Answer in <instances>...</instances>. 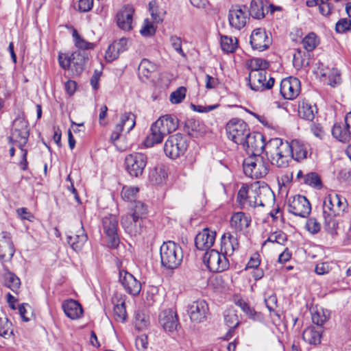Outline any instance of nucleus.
I'll use <instances>...</instances> for the list:
<instances>
[{"mask_svg": "<svg viewBox=\"0 0 351 351\" xmlns=\"http://www.w3.org/2000/svg\"><path fill=\"white\" fill-rule=\"evenodd\" d=\"M346 199L336 193L328 194L324 199L323 203V217L324 219V226L326 231L331 235L337 234L338 221L336 217L343 212L346 208Z\"/></svg>", "mask_w": 351, "mask_h": 351, "instance_id": "f257e3e1", "label": "nucleus"}, {"mask_svg": "<svg viewBox=\"0 0 351 351\" xmlns=\"http://www.w3.org/2000/svg\"><path fill=\"white\" fill-rule=\"evenodd\" d=\"M261 195L271 197L273 192L267 185L260 186L256 184L250 191L247 186H243L238 191L237 200L240 204L248 202L252 207L264 206L265 200L261 198Z\"/></svg>", "mask_w": 351, "mask_h": 351, "instance_id": "f03ea898", "label": "nucleus"}, {"mask_svg": "<svg viewBox=\"0 0 351 351\" xmlns=\"http://www.w3.org/2000/svg\"><path fill=\"white\" fill-rule=\"evenodd\" d=\"M160 263L167 269L178 268L183 259L182 247L174 241L164 242L160 249Z\"/></svg>", "mask_w": 351, "mask_h": 351, "instance_id": "7ed1b4c3", "label": "nucleus"}, {"mask_svg": "<svg viewBox=\"0 0 351 351\" xmlns=\"http://www.w3.org/2000/svg\"><path fill=\"white\" fill-rule=\"evenodd\" d=\"M88 56L89 54L87 51L76 50L71 55L60 53L58 55V62L62 69H71L75 75H79L85 69Z\"/></svg>", "mask_w": 351, "mask_h": 351, "instance_id": "20e7f679", "label": "nucleus"}, {"mask_svg": "<svg viewBox=\"0 0 351 351\" xmlns=\"http://www.w3.org/2000/svg\"><path fill=\"white\" fill-rule=\"evenodd\" d=\"M189 147L188 138L183 134L178 132L169 136L164 144L165 155L173 160L184 155Z\"/></svg>", "mask_w": 351, "mask_h": 351, "instance_id": "39448f33", "label": "nucleus"}, {"mask_svg": "<svg viewBox=\"0 0 351 351\" xmlns=\"http://www.w3.org/2000/svg\"><path fill=\"white\" fill-rule=\"evenodd\" d=\"M244 173L252 178L258 179L265 176L269 169V163L262 156H249L243 161Z\"/></svg>", "mask_w": 351, "mask_h": 351, "instance_id": "423d86ee", "label": "nucleus"}, {"mask_svg": "<svg viewBox=\"0 0 351 351\" xmlns=\"http://www.w3.org/2000/svg\"><path fill=\"white\" fill-rule=\"evenodd\" d=\"M203 262L210 271L215 273L224 271L230 266L227 256L215 250L206 251L203 256Z\"/></svg>", "mask_w": 351, "mask_h": 351, "instance_id": "0eeeda50", "label": "nucleus"}, {"mask_svg": "<svg viewBox=\"0 0 351 351\" xmlns=\"http://www.w3.org/2000/svg\"><path fill=\"white\" fill-rule=\"evenodd\" d=\"M226 130L229 139L237 145L243 143L245 138L250 134L247 124L240 119H232L226 126Z\"/></svg>", "mask_w": 351, "mask_h": 351, "instance_id": "6e6552de", "label": "nucleus"}, {"mask_svg": "<svg viewBox=\"0 0 351 351\" xmlns=\"http://www.w3.org/2000/svg\"><path fill=\"white\" fill-rule=\"evenodd\" d=\"M27 123L22 118H16L13 121V128L10 136V141L15 144L20 149H23L26 145L29 137Z\"/></svg>", "mask_w": 351, "mask_h": 351, "instance_id": "1a4fd4ad", "label": "nucleus"}, {"mask_svg": "<svg viewBox=\"0 0 351 351\" xmlns=\"http://www.w3.org/2000/svg\"><path fill=\"white\" fill-rule=\"evenodd\" d=\"M267 143H265L263 134L258 132H250L241 145L251 156H260L263 150L266 151Z\"/></svg>", "mask_w": 351, "mask_h": 351, "instance_id": "9d476101", "label": "nucleus"}, {"mask_svg": "<svg viewBox=\"0 0 351 351\" xmlns=\"http://www.w3.org/2000/svg\"><path fill=\"white\" fill-rule=\"evenodd\" d=\"M147 156L142 153L134 152L125 158L126 170L132 177H138L143 173L147 165Z\"/></svg>", "mask_w": 351, "mask_h": 351, "instance_id": "9b49d317", "label": "nucleus"}, {"mask_svg": "<svg viewBox=\"0 0 351 351\" xmlns=\"http://www.w3.org/2000/svg\"><path fill=\"white\" fill-rule=\"evenodd\" d=\"M288 211L295 216L306 218L311 213V206L305 196L297 195L289 199Z\"/></svg>", "mask_w": 351, "mask_h": 351, "instance_id": "f8f14e48", "label": "nucleus"}, {"mask_svg": "<svg viewBox=\"0 0 351 351\" xmlns=\"http://www.w3.org/2000/svg\"><path fill=\"white\" fill-rule=\"evenodd\" d=\"M266 75L267 71H250L247 80L250 88L254 91L260 92L271 88L275 80L274 77H269L267 81Z\"/></svg>", "mask_w": 351, "mask_h": 351, "instance_id": "ddd939ff", "label": "nucleus"}, {"mask_svg": "<svg viewBox=\"0 0 351 351\" xmlns=\"http://www.w3.org/2000/svg\"><path fill=\"white\" fill-rule=\"evenodd\" d=\"M186 311L190 319L195 323L204 322L209 314L208 305L204 300L193 301L188 305Z\"/></svg>", "mask_w": 351, "mask_h": 351, "instance_id": "4468645a", "label": "nucleus"}, {"mask_svg": "<svg viewBox=\"0 0 351 351\" xmlns=\"http://www.w3.org/2000/svg\"><path fill=\"white\" fill-rule=\"evenodd\" d=\"M300 89V81L297 77H287L280 82V92L286 99H293L297 97Z\"/></svg>", "mask_w": 351, "mask_h": 351, "instance_id": "2eb2a0df", "label": "nucleus"}, {"mask_svg": "<svg viewBox=\"0 0 351 351\" xmlns=\"http://www.w3.org/2000/svg\"><path fill=\"white\" fill-rule=\"evenodd\" d=\"M119 281L128 293L134 296L139 294L141 284L132 274L125 270L119 271Z\"/></svg>", "mask_w": 351, "mask_h": 351, "instance_id": "dca6fc26", "label": "nucleus"}, {"mask_svg": "<svg viewBox=\"0 0 351 351\" xmlns=\"http://www.w3.org/2000/svg\"><path fill=\"white\" fill-rule=\"evenodd\" d=\"M247 20H249V16L246 14L241 5H237L230 9L228 12V21L231 27L237 30H240L245 26Z\"/></svg>", "mask_w": 351, "mask_h": 351, "instance_id": "f3484780", "label": "nucleus"}, {"mask_svg": "<svg viewBox=\"0 0 351 351\" xmlns=\"http://www.w3.org/2000/svg\"><path fill=\"white\" fill-rule=\"evenodd\" d=\"M250 43L253 49L263 51L269 47L271 40L265 29L257 28L252 32Z\"/></svg>", "mask_w": 351, "mask_h": 351, "instance_id": "a211bd4d", "label": "nucleus"}, {"mask_svg": "<svg viewBox=\"0 0 351 351\" xmlns=\"http://www.w3.org/2000/svg\"><path fill=\"white\" fill-rule=\"evenodd\" d=\"M216 232L208 228L202 230L195 238V245L199 250L208 251L214 244Z\"/></svg>", "mask_w": 351, "mask_h": 351, "instance_id": "6ab92c4d", "label": "nucleus"}, {"mask_svg": "<svg viewBox=\"0 0 351 351\" xmlns=\"http://www.w3.org/2000/svg\"><path fill=\"white\" fill-rule=\"evenodd\" d=\"M159 324L165 330L172 332L176 330L179 325L176 313L171 308L162 311L159 315Z\"/></svg>", "mask_w": 351, "mask_h": 351, "instance_id": "aec40b11", "label": "nucleus"}, {"mask_svg": "<svg viewBox=\"0 0 351 351\" xmlns=\"http://www.w3.org/2000/svg\"><path fill=\"white\" fill-rule=\"evenodd\" d=\"M14 252L10 234L2 232L0 234V258L5 261H10L14 256Z\"/></svg>", "mask_w": 351, "mask_h": 351, "instance_id": "412c9836", "label": "nucleus"}, {"mask_svg": "<svg viewBox=\"0 0 351 351\" xmlns=\"http://www.w3.org/2000/svg\"><path fill=\"white\" fill-rule=\"evenodd\" d=\"M290 143L288 141H283L281 138H271L267 145V149L265 152H278L280 154H285V160L287 158H291V149L290 148Z\"/></svg>", "mask_w": 351, "mask_h": 351, "instance_id": "4be33fe9", "label": "nucleus"}, {"mask_svg": "<svg viewBox=\"0 0 351 351\" xmlns=\"http://www.w3.org/2000/svg\"><path fill=\"white\" fill-rule=\"evenodd\" d=\"M134 10L130 5H124L117 14V23L119 27L123 30L132 29V16Z\"/></svg>", "mask_w": 351, "mask_h": 351, "instance_id": "5701e85b", "label": "nucleus"}, {"mask_svg": "<svg viewBox=\"0 0 351 351\" xmlns=\"http://www.w3.org/2000/svg\"><path fill=\"white\" fill-rule=\"evenodd\" d=\"M121 224L125 231L132 236L140 234L141 232L143 221L138 217H134L126 214L122 216Z\"/></svg>", "mask_w": 351, "mask_h": 351, "instance_id": "b1692460", "label": "nucleus"}, {"mask_svg": "<svg viewBox=\"0 0 351 351\" xmlns=\"http://www.w3.org/2000/svg\"><path fill=\"white\" fill-rule=\"evenodd\" d=\"M155 123L167 135L178 129L179 121L175 115L165 114L159 117Z\"/></svg>", "mask_w": 351, "mask_h": 351, "instance_id": "393cba45", "label": "nucleus"}, {"mask_svg": "<svg viewBox=\"0 0 351 351\" xmlns=\"http://www.w3.org/2000/svg\"><path fill=\"white\" fill-rule=\"evenodd\" d=\"M62 306L66 315L71 319H79L83 314L82 306L76 300H67L62 303Z\"/></svg>", "mask_w": 351, "mask_h": 351, "instance_id": "a878e982", "label": "nucleus"}, {"mask_svg": "<svg viewBox=\"0 0 351 351\" xmlns=\"http://www.w3.org/2000/svg\"><path fill=\"white\" fill-rule=\"evenodd\" d=\"M88 236L85 232L82 223L75 234L68 235L66 240L68 243L75 251H79L87 241Z\"/></svg>", "mask_w": 351, "mask_h": 351, "instance_id": "bb28decb", "label": "nucleus"}, {"mask_svg": "<svg viewBox=\"0 0 351 351\" xmlns=\"http://www.w3.org/2000/svg\"><path fill=\"white\" fill-rule=\"evenodd\" d=\"M239 246L237 238L230 233L223 234L221 237V252L225 256H231Z\"/></svg>", "mask_w": 351, "mask_h": 351, "instance_id": "cd10ccee", "label": "nucleus"}, {"mask_svg": "<svg viewBox=\"0 0 351 351\" xmlns=\"http://www.w3.org/2000/svg\"><path fill=\"white\" fill-rule=\"evenodd\" d=\"M150 132L144 141L146 147H151L155 144L160 143L166 136L155 122L152 124Z\"/></svg>", "mask_w": 351, "mask_h": 351, "instance_id": "c85d7f7f", "label": "nucleus"}, {"mask_svg": "<svg viewBox=\"0 0 351 351\" xmlns=\"http://www.w3.org/2000/svg\"><path fill=\"white\" fill-rule=\"evenodd\" d=\"M250 223V216L243 212L235 213L230 219V225L237 231H241L248 228Z\"/></svg>", "mask_w": 351, "mask_h": 351, "instance_id": "c756f323", "label": "nucleus"}, {"mask_svg": "<svg viewBox=\"0 0 351 351\" xmlns=\"http://www.w3.org/2000/svg\"><path fill=\"white\" fill-rule=\"evenodd\" d=\"M184 130L191 137H197L204 132V125L193 118H188L184 121Z\"/></svg>", "mask_w": 351, "mask_h": 351, "instance_id": "7c9ffc66", "label": "nucleus"}, {"mask_svg": "<svg viewBox=\"0 0 351 351\" xmlns=\"http://www.w3.org/2000/svg\"><path fill=\"white\" fill-rule=\"evenodd\" d=\"M267 3L263 0H252L249 8V15L256 19H263L265 16Z\"/></svg>", "mask_w": 351, "mask_h": 351, "instance_id": "2f4dec72", "label": "nucleus"}, {"mask_svg": "<svg viewBox=\"0 0 351 351\" xmlns=\"http://www.w3.org/2000/svg\"><path fill=\"white\" fill-rule=\"evenodd\" d=\"M291 149V158L300 160L307 157V146L298 140H293L290 143Z\"/></svg>", "mask_w": 351, "mask_h": 351, "instance_id": "473e14b6", "label": "nucleus"}, {"mask_svg": "<svg viewBox=\"0 0 351 351\" xmlns=\"http://www.w3.org/2000/svg\"><path fill=\"white\" fill-rule=\"evenodd\" d=\"M322 332L321 328L308 327L303 331L302 339L309 344H319L321 342Z\"/></svg>", "mask_w": 351, "mask_h": 351, "instance_id": "72a5a7b5", "label": "nucleus"}, {"mask_svg": "<svg viewBox=\"0 0 351 351\" xmlns=\"http://www.w3.org/2000/svg\"><path fill=\"white\" fill-rule=\"evenodd\" d=\"M130 213L128 215L134 217H138V219H141L143 221L147 216V206L141 201H134L130 205Z\"/></svg>", "mask_w": 351, "mask_h": 351, "instance_id": "f704fd0d", "label": "nucleus"}, {"mask_svg": "<svg viewBox=\"0 0 351 351\" xmlns=\"http://www.w3.org/2000/svg\"><path fill=\"white\" fill-rule=\"evenodd\" d=\"M3 285L10 289L13 292L16 293L20 288L21 280L14 273L7 270L3 274Z\"/></svg>", "mask_w": 351, "mask_h": 351, "instance_id": "c9c22d12", "label": "nucleus"}, {"mask_svg": "<svg viewBox=\"0 0 351 351\" xmlns=\"http://www.w3.org/2000/svg\"><path fill=\"white\" fill-rule=\"evenodd\" d=\"M149 11L154 23H160L163 21L166 11L159 6L156 1L154 0L149 3Z\"/></svg>", "mask_w": 351, "mask_h": 351, "instance_id": "e433bc0d", "label": "nucleus"}, {"mask_svg": "<svg viewBox=\"0 0 351 351\" xmlns=\"http://www.w3.org/2000/svg\"><path fill=\"white\" fill-rule=\"evenodd\" d=\"M332 136L341 142H348L351 139L349 131L346 125L343 126L341 123H336L332 129Z\"/></svg>", "mask_w": 351, "mask_h": 351, "instance_id": "4c0bfd02", "label": "nucleus"}, {"mask_svg": "<svg viewBox=\"0 0 351 351\" xmlns=\"http://www.w3.org/2000/svg\"><path fill=\"white\" fill-rule=\"evenodd\" d=\"M224 322L229 328L228 333H231L239 326V320L237 312L234 309H228L224 312Z\"/></svg>", "mask_w": 351, "mask_h": 351, "instance_id": "58836bf2", "label": "nucleus"}, {"mask_svg": "<svg viewBox=\"0 0 351 351\" xmlns=\"http://www.w3.org/2000/svg\"><path fill=\"white\" fill-rule=\"evenodd\" d=\"M308 53L302 51L300 49H296L293 58V63L295 68L300 69L308 66L309 54Z\"/></svg>", "mask_w": 351, "mask_h": 351, "instance_id": "ea45409f", "label": "nucleus"}, {"mask_svg": "<svg viewBox=\"0 0 351 351\" xmlns=\"http://www.w3.org/2000/svg\"><path fill=\"white\" fill-rule=\"evenodd\" d=\"M103 229L106 234L117 232L118 220L116 216L109 215L102 219Z\"/></svg>", "mask_w": 351, "mask_h": 351, "instance_id": "a19ab883", "label": "nucleus"}, {"mask_svg": "<svg viewBox=\"0 0 351 351\" xmlns=\"http://www.w3.org/2000/svg\"><path fill=\"white\" fill-rule=\"evenodd\" d=\"M267 156L271 157V163L279 168H285L289 165V162L291 161L292 158H287L284 160L285 154H280L278 152H265Z\"/></svg>", "mask_w": 351, "mask_h": 351, "instance_id": "79ce46f5", "label": "nucleus"}, {"mask_svg": "<svg viewBox=\"0 0 351 351\" xmlns=\"http://www.w3.org/2000/svg\"><path fill=\"white\" fill-rule=\"evenodd\" d=\"M304 49L307 52L313 51L319 45V40L317 35L311 32L308 34L302 41Z\"/></svg>", "mask_w": 351, "mask_h": 351, "instance_id": "37998d69", "label": "nucleus"}, {"mask_svg": "<svg viewBox=\"0 0 351 351\" xmlns=\"http://www.w3.org/2000/svg\"><path fill=\"white\" fill-rule=\"evenodd\" d=\"M221 49L226 53H233L237 47V40L234 41L231 37L227 36H221Z\"/></svg>", "mask_w": 351, "mask_h": 351, "instance_id": "c03bdc74", "label": "nucleus"}, {"mask_svg": "<svg viewBox=\"0 0 351 351\" xmlns=\"http://www.w3.org/2000/svg\"><path fill=\"white\" fill-rule=\"evenodd\" d=\"M73 37L74 38L75 45L78 48L77 50L86 51L87 49H93L94 44L87 42L82 38L77 33L75 29H73Z\"/></svg>", "mask_w": 351, "mask_h": 351, "instance_id": "a18cd8bd", "label": "nucleus"}, {"mask_svg": "<svg viewBox=\"0 0 351 351\" xmlns=\"http://www.w3.org/2000/svg\"><path fill=\"white\" fill-rule=\"evenodd\" d=\"M269 66V62L261 58H253L250 60L249 67L250 71H266V69Z\"/></svg>", "mask_w": 351, "mask_h": 351, "instance_id": "49530a36", "label": "nucleus"}, {"mask_svg": "<svg viewBox=\"0 0 351 351\" xmlns=\"http://www.w3.org/2000/svg\"><path fill=\"white\" fill-rule=\"evenodd\" d=\"M304 184L309 186L321 189L322 183L320 177L315 172H310L306 174L304 177Z\"/></svg>", "mask_w": 351, "mask_h": 351, "instance_id": "de8ad7c7", "label": "nucleus"}, {"mask_svg": "<svg viewBox=\"0 0 351 351\" xmlns=\"http://www.w3.org/2000/svg\"><path fill=\"white\" fill-rule=\"evenodd\" d=\"M120 123L123 124V127H125L127 132H130L136 125V116L133 113L125 112L121 117Z\"/></svg>", "mask_w": 351, "mask_h": 351, "instance_id": "09e8293b", "label": "nucleus"}, {"mask_svg": "<svg viewBox=\"0 0 351 351\" xmlns=\"http://www.w3.org/2000/svg\"><path fill=\"white\" fill-rule=\"evenodd\" d=\"M155 69L156 65L147 59L142 60L138 66L139 74L143 75L147 78L149 77L150 73L155 71Z\"/></svg>", "mask_w": 351, "mask_h": 351, "instance_id": "8fccbe9b", "label": "nucleus"}, {"mask_svg": "<svg viewBox=\"0 0 351 351\" xmlns=\"http://www.w3.org/2000/svg\"><path fill=\"white\" fill-rule=\"evenodd\" d=\"M328 318V311H324V309L317 310L312 314V322L319 326H322Z\"/></svg>", "mask_w": 351, "mask_h": 351, "instance_id": "3c124183", "label": "nucleus"}, {"mask_svg": "<svg viewBox=\"0 0 351 351\" xmlns=\"http://www.w3.org/2000/svg\"><path fill=\"white\" fill-rule=\"evenodd\" d=\"M298 113L300 117L308 121H313L314 112L312 106L306 103L299 106Z\"/></svg>", "mask_w": 351, "mask_h": 351, "instance_id": "603ef678", "label": "nucleus"}, {"mask_svg": "<svg viewBox=\"0 0 351 351\" xmlns=\"http://www.w3.org/2000/svg\"><path fill=\"white\" fill-rule=\"evenodd\" d=\"M156 31V26L154 25V21L152 22L149 19H145L140 30L141 35L145 37H151L155 34Z\"/></svg>", "mask_w": 351, "mask_h": 351, "instance_id": "864d4df0", "label": "nucleus"}, {"mask_svg": "<svg viewBox=\"0 0 351 351\" xmlns=\"http://www.w3.org/2000/svg\"><path fill=\"white\" fill-rule=\"evenodd\" d=\"M114 317L116 321L119 322H124L127 318V313L125 310V304L122 302L114 306Z\"/></svg>", "mask_w": 351, "mask_h": 351, "instance_id": "5fc2aeb1", "label": "nucleus"}, {"mask_svg": "<svg viewBox=\"0 0 351 351\" xmlns=\"http://www.w3.org/2000/svg\"><path fill=\"white\" fill-rule=\"evenodd\" d=\"M139 189L138 187L124 186L121 191V197L123 199L132 202L136 197V194L138 193Z\"/></svg>", "mask_w": 351, "mask_h": 351, "instance_id": "6e6d98bb", "label": "nucleus"}, {"mask_svg": "<svg viewBox=\"0 0 351 351\" xmlns=\"http://www.w3.org/2000/svg\"><path fill=\"white\" fill-rule=\"evenodd\" d=\"M186 89L184 86L179 87L170 95V101L173 104H180L185 98Z\"/></svg>", "mask_w": 351, "mask_h": 351, "instance_id": "4d7b16f0", "label": "nucleus"}, {"mask_svg": "<svg viewBox=\"0 0 351 351\" xmlns=\"http://www.w3.org/2000/svg\"><path fill=\"white\" fill-rule=\"evenodd\" d=\"M150 177L152 180H154L156 184H160L166 179L167 173L163 168L156 167L151 173Z\"/></svg>", "mask_w": 351, "mask_h": 351, "instance_id": "13d9d810", "label": "nucleus"}, {"mask_svg": "<svg viewBox=\"0 0 351 351\" xmlns=\"http://www.w3.org/2000/svg\"><path fill=\"white\" fill-rule=\"evenodd\" d=\"M287 241V237L286 234L281 232H273L269 235L268 239L265 241L266 242H271V243H277L280 245H283L285 242Z\"/></svg>", "mask_w": 351, "mask_h": 351, "instance_id": "bf43d9fd", "label": "nucleus"}, {"mask_svg": "<svg viewBox=\"0 0 351 351\" xmlns=\"http://www.w3.org/2000/svg\"><path fill=\"white\" fill-rule=\"evenodd\" d=\"M351 21L347 18L339 19L335 25V30L337 33H345L350 29Z\"/></svg>", "mask_w": 351, "mask_h": 351, "instance_id": "052dcab7", "label": "nucleus"}, {"mask_svg": "<svg viewBox=\"0 0 351 351\" xmlns=\"http://www.w3.org/2000/svg\"><path fill=\"white\" fill-rule=\"evenodd\" d=\"M119 49L112 43L109 45L108 49L106 51L105 58L108 62H112L118 58L119 56Z\"/></svg>", "mask_w": 351, "mask_h": 351, "instance_id": "680f3d73", "label": "nucleus"}, {"mask_svg": "<svg viewBox=\"0 0 351 351\" xmlns=\"http://www.w3.org/2000/svg\"><path fill=\"white\" fill-rule=\"evenodd\" d=\"M306 228L309 232L315 234L320 230L321 224L315 218L311 217L306 221Z\"/></svg>", "mask_w": 351, "mask_h": 351, "instance_id": "e2e57ef3", "label": "nucleus"}, {"mask_svg": "<svg viewBox=\"0 0 351 351\" xmlns=\"http://www.w3.org/2000/svg\"><path fill=\"white\" fill-rule=\"evenodd\" d=\"M108 246L110 248H117L120 243L117 232L106 234Z\"/></svg>", "mask_w": 351, "mask_h": 351, "instance_id": "0e129e2a", "label": "nucleus"}, {"mask_svg": "<svg viewBox=\"0 0 351 351\" xmlns=\"http://www.w3.org/2000/svg\"><path fill=\"white\" fill-rule=\"evenodd\" d=\"M170 43L173 47V49L181 56H185V53H184L182 49V40L180 37L176 36H171L170 37Z\"/></svg>", "mask_w": 351, "mask_h": 351, "instance_id": "69168bd1", "label": "nucleus"}, {"mask_svg": "<svg viewBox=\"0 0 351 351\" xmlns=\"http://www.w3.org/2000/svg\"><path fill=\"white\" fill-rule=\"evenodd\" d=\"M311 130L313 134L319 139H322L325 136L324 130L319 123H312L311 125Z\"/></svg>", "mask_w": 351, "mask_h": 351, "instance_id": "338daca9", "label": "nucleus"}, {"mask_svg": "<svg viewBox=\"0 0 351 351\" xmlns=\"http://www.w3.org/2000/svg\"><path fill=\"white\" fill-rule=\"evenodd\" d=\"M236 304L241 308V310L246 314L247 317H249L252 313L255 311V310L243 300H239L236 302Z\"/></svg>", "mask_w": 351, "mask_h": 351, "instance_id": "774afa93", "label": "nucleus"}]
</instances>
